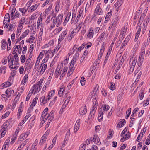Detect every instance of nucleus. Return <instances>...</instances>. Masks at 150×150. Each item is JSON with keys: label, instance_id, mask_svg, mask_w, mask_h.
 <instances>
[{"label": "nucleus", "instance_id": "nucleus-57", "mask_svg": "<svg viewBox=\"0 0 150 150\" xmlns=\"http://www.w3.org/2000/svg\"><path fill=\"white\" fill-rule=\"evenodd\" d=\"M45 54H48L50 55L51 57H52L54 54L53 52H52V51L51 50H49L47 51H46V52L45 53Z\"/></svg>", "mask_w": 150, "mask_h": 150}, {"label": "nucleus", "instance_id": "nucleus-42", "mask_svg": "<svg viewBox=\"0 0 150 150\" xmlns=\"http://www.w3.org/2000/svg\"><path fill=\"white\" fill-rule=\"evenodd\" d=\"M23 28V26L21 25H19L18 26V27L17 29V33L16 35H20L19 33H21L22 31V30Z\"/></svg>", "mask_w": 150, "mask_h": 150}, {"label": "nucleus", "instance_id": "nucleus-41", "mask_svg": "<svg viewBox=\"0 0 150 150\" xmlns=\"http://www.w3.org/2000/svg\"><path fill=\"white\" fill-rule=\"evenodd\" d=\"M145 54H143L140 53V56L139 57V60L140 62V63L141 64L143 61V60L144 58Z\"/></svg>", "mask_w": 150, "mask_h": 150}, {"label": "nucleus", "instance_id": "nucleus-31", "mask_svg": "<svg viewBox=\"0 0 150 150\" xmlns=\"http://www.w3.org/2000/svg\"><path fill=\"white\" fill-rule=\"evenodd\" d=\"M112 13V11L111 10L109 12H108L105 18V23H106V21H108L110 19V17H111Z\"/></svg>", "mask_w": 150, "mask_h": 150}, {"label": "nucleus", "instance_id": "nucleus-36", "mask_svg": "<svg viewBox=\"0 0 150 150\" xmlns=\"http://www.w3.org/2000/svg\"><path fill=\"white\" fill-rule=\"evenodd\" d=\"M68 69V68L67 67L65 66L64 67V68L62 70V74L60 76V79H61V78H62L66 74L67 71Z\"/></svg>", "mask_w": 150, "mask_h": 150}, {"label": "nucleus", "instance_id": "nucleus-54", "mask_svg": "<svg viewBox=\"0 0 150 150\" xmlns=\"http://www.w3.org/2000/svg\"><path fill=\"white\" fill-rule=\"evenodd\" d=\"M60 8V5L59 3L58 2H57L56 3V6H55V11L56 12H58L59 11V9Z\"/></svg>", "mask_w": 150, "mask_h": 150}, {"label": "nucleus", "instance_id": "nucleus-30", "mask_svg": "<svg viewBox=\"0 0 150 150\" xmlns=\"http://www.w3.org/2000/svg\"><path fill=\"white\" fill-rule=\"evenodd\" d=\"M55 90H53L50 91L48 94V98L47 99V100H49L54 95L55 93Z\"/></svg>", "mask_w": 150, "mask_h": 150}, {"label": "nucleus", "instance_id": "nucleus-49", "mask_svg": "<svg viewBox=\"0 0 150 150\" xmlns=\"http://www.w3.org/2000/svg\"><path fill=\"white\" fill-rule=\"evenodd\" d=\"M28 139H27L26 140H25V141H24L23 143H22L18 147V149H20V148H23L26 144V143L28 142Z\"/></svg>", "mask_w": 150, "mask_h": 150}, {"label": "nucleus", "instance_id": "nucleus-3", "mask_svg": "<svg viewBox=\"0 0 150 150\" xmlns=\"http://www.w3.org/2000/svg\"><path fill=\"white\" fill-rule=\"evenodd\" d=\"M10 120H7L6 121L2 126L1 127V137H4V136L6 132V130L8 127L10 125Z\"/></svg>", "mask_w": 150, "mask_h": 150}, {"label": "nucleus", "instance_id": "nucleus-55", "mask_svg": "<svg viewBox=\"0 0 150 150\" xmlns=\"http://www.w3.org/2000/svg\"><path fill=\"white\" fill-rule=\"evenodd\" d=\"M131 109L129 108L126 112V118L127 119L131 113Z\"/></svg>", "mask_w": 150, "mask_h": 150}, {"label": "nucleus", "instance_id": "nucleus-2", "mask_svg": "<svg viewBox=\"0 0 150 150\" xmlns=\"http://www.w3.org/2000/svg\"><path fill=\"white\" fill-rule=\"evenodd\" d=\"M43 79H41L40 81L38 82L36 84L34 85L32 87V90L31 91V93H33V91L35 90V92H38L41 90L42 88V86H41L43 82Z\"/></svg>", "mask_w": 150, "mask_h": 150}, {"label": "nucleus", "instance_id": "nucleus-51", "mask_svg": "<svg viewBox=\"0 0 150 150\" xmlns=\"http://www.w3.org/2000/svg\"><path fill=\"white\" fill-rule=\"evenodd\" d=\"M105 32H103L100 35L99 38L98 39V40L99 41H101L103 39L105 36Z\"/></svg>", "mask_w": 150, "mask_h": 150}, {"label": "nucleus", "instance_id": "nucleus-9", "mask_svg": "<svg viewBox=\"0 0 150 150\" xmlns=\"http://www.w3.org/2000/svg\"><path fill=\"white\" fill-rule=\"evenodd\" d=\"M110 107L109 106L106 105H104L103 107H101L100 108L99 111V114L101 115H103L104 114L105 112L109 110Z\"/></svg>", "mask_w": 150, "mask_h": 150}, {"label": "nucleus", "instance_id": "nucleus-43", "mask_svg": "<svg viewBox=\"0 0 150 150\" xmlns=\"http://www.w3.org/2000/svg\"><path fill=\"white\" fill-rule=\"evenodd\" d=\"M121 1H118L115 4V6L116 9V11H118V8L121 5Z\"/></svg>", "mask_w": 150, "mask_h": 150}, {"label": "nucleus", "instance_id": "nucleus-64", "mask_svg": "<svg viewBox=\"0 0 150 150\" xmlns=\"http://www.w3.org/2000/svg\"><path fill=\"white\" fill-rule=\"evenodd\" d=\"M150 20V16H148L147 18L145 20L144 24L147 25L148 23L149 22Z\"/></svg>", "mask_w": 150, "mask_h": 150}, {"label": "nucleus", "instance_id": "nucleus-32", "mask_svg": "<svg viewBox=\"0 0 150 150\" xmlns=\"http://www.w3.org/2000/svg\"><path fill=\"white\" fill-rule=\"evenodd\" d=\"M38 141L37 139H36L34 143L33 144L32 146V150H36L37 149V145L38 144Z\"/></svg>", "mask_w": 150, "mask_h": 150}, {"label": "nucleus", "instance_id": "nucleus-61", "mask_svg": "<svg viewBox=\"0 0 150 150\" xmlns=\"http://www.w3.org/2000/svg\"><path fill=\"white\" fill-rule=\"evenodd\" d=\"M25 56L24 55H22L21 57V62L23 63L25 62Z\"/></svg>", "mask_w": 150, "mask_h": 150}, {"label": "nucleus", "instance_id": "nucleus-16", "mask_svg": "<svg viewBox=\"0 0 150 150\" xmlns=\"http://www.w3.org/2000/svg\"><path fill=\"white\" fill-rule=\"evenodd\" d=\"M16 23V21H15L11 22L9 25L8 31H13L14 29Z\"/></svg>", "mask_w": 150, "mask_h": 150}, {"label": "nucleus", "instance_id": "nucleus-13", "mask_svg": "<svg viewBox=\"0 0 150 150\" xmlns=\"http://www.w3.org/2000/svg\"><path fill=\"white\" fill-rule=\"evenodd\" d=\"M127 29L125 27H123L122 28L121 30L120 33V35H119V37L120 38H124V36H125V33Z\"/></svg>", "mask_w": 150, "mask_h": 150}, {"label": "nucleus", "instance_id": "nucleus-38", "mask_svg": "<svg viewBox=\"0 0 150 150\" xmlns=\"http://www.w3.org/2000/svg\"><path fill=\"white\" fill-rule=\"evenodd\" d=\"M35 39V37L33 35H31L29 38L26 41L27 42L30 43H31L33 42Z\"/></svg>", "mask_w": 150, "mask_h": 150}, {"label": "nucleus", "instance_id": "nucleus-5", "mask_svg": "<svg viewBox=\"0 0 150 150\" xmlns=\"http://www.w3.org/2000/svg\"><path fill=\"white\" fill-rule=\"evenodd\" d=\"M137 57L136 56L134 57H132L130 59L129 66L130 67V70L131 71H133L136 64Z\"/></svg>", "mask_w": 150, "mask_h": 150}, {"label": "nucleus", "instance_id": "nucleus-24", "mask_svg": "<svg viewBox=\"0 0 150 150\" xmlns=\"http://www.w3.org/2000/svg\"><path fill=\"white\" fill-rule=\"evenodd\" d=\"M146 45V42H144L143 43L140 54H145Z\"/></svg>", "mask_w": 150, "mask_h": 150}, {"label": "nucleus", "instance_id": "nucleus-34", "mask_svg": "<svg viewBox=\"0 0 150 150\" xmlns=\"http://www.w3.org/2000/svg\"><path fill=\"white\" fill-rule=\"evenodd\" d=\"M46 139L47 138H45V137H44V136H42L40 140L39 145L40 146L43 145L46 142Z\"/></svg>", "mask_w": 150, "mask_h": 150}, {"label": "nucleus", "instance_id": "nucleus-58", "mask_svg": "<svg viewBox=\"0 0 150 150\" xmlns=\"http://www.w3.org/2000/svg\"><path fill=\"white\" fill-rule=\"evenodd\" d=\"M127 38H126L125 40L124 41L123 43L121 45V48H123L127 44V43L128 41V40H127Z\"/></svg>", "mask_w": 150, "mask_h": 150}, {"label": "nucleus", "instance_id": "nucleus-22", "mask_svg": "<svg viewBox=\"0 0 150 150\" xmlns=\"http://www.w3.org/2000/svg\"><path fill=\"white\" fill-rule=\"evenodd\" d=\"M140 43V41H138L135 45L133 48L132 50L133 54H134L136 51L137 50Z\"/></svg>", "mask_w": 150, "mask_h": 150}, {"label": "nucleus", "instance_id": "nucleus-46", "mask_svg": "<svg viewBox=\"0 0 150 150\" xmlns=\"http://www.w3.org/2000/svg\"><path fill=\"white\" fill-rule=\"evenodd\" d=\"M112 131L111 129H109L108 131V134L107 136V139H110L112 137Z\"/></svg>", "mask_w": 150, "mask_h": 150}, {"label": "nucleus", "instance_id": "nucleus-62", "mask_svg": "<svg viewBox=\"0 0 150 150\" xmlns=\"http://www.w3.org/2000/svg\"><path fill=\"white\" fill-rule=\"evenodd\" d=\"M146 144L147 145L150 144V134L148 136L145 142Z\"/></svg>", "mask_w": 150, "mask_h": 150}, {"label": "nucleus", "instance_id": "nucleus-48", "mask_svg": "<svg viewBox=\"0 0 150 150\" xmlns=\"http://www.w3.org/2000/svg\"><path fill=\"white\" fill-rule=\"evenodd\" d=\"M25 17H22L19 21V25H21L23 26V25L24 23L25 22Z\"/></svg>", "mask_w": 150, "mask_h": 150}, {"label": "nucleus", "instance_id": "nucleus-12", "mask_svg": "<svg viewBox=\"0 0 150 150\" xmlns=\"http://www.w3.org/2000/svg\"><path fill=\"white\" fill-rule=\"evenodd\" d=\"M122 137L121 139V141L124 142L125 140L129 139L130 137V133L129 132H127V133L124 134L121 136Z\"/></svg>", "mask_w": 150, "mask_h": 150}, {"label": "nucleus", "instance_id": "nucleus-14", "mask_svg": "<svg viewBox=\"0 0 150 150\" xmlns=\"http://www.w3.org/2000/svg\"><path fill=\"white\" fill-rule=\"evenodd\" d=\"M14 90L12 89L11 88H8L6 91V93L7 94V97L9 98L14 93Z\"/></svg>", "mask_w": 150, "mask_h": 150}, {"label": "nucleus", "instance_id": "nucleus-35", "mask_svg": "<svg viewBox=\"0 0 150 150\" xmlns=\"http://www.w3.org/2000/svg\"><path fill=\"white\" fill-rule=\"evenodd\" d=\"M23 109L22 107L20 105V106L19 107L17 115H18V118L19 119L20 117V116L22 114V112L23 111Z\"/></svg>", "mask_w": 150, "mask_h": 150}, {"label": "nucleus", "instance_id": "nucleus-20", "mask_svg": "<svg viewBox=\"0 0 150 150\" xmlns=\"http://www.w3.org/2000/svg\"><path fill=\"white\" fill-rule=\"evenodd\" d=\"M30 32L28 29L26 30L25 31L23 32L20 37V40L23 39Z\"/></svg>", "mask_w": 150, "mask_h": 150}, {"label": "nucleus", "instance_id": "nucleus-39", "mask_svg": "<svg viewBox=\"0 0 150 150\" xmlns=\"http://www.w3.org/2000/svg\"><path fill=\"white\" fill-rule=\"evenodd\" d=\"M6 68L5 66L1 67L0 68V74H4L6 72Z\"/></svg>", "mask_w": 150, "mask_h": 150}, {"label": "nucleus", "instance_id": "nucleus-45", "mask_svg": "<svg viewBox=\"0 0 150 150\" xmlns=\"http://www.w3.org/2000/svg\"><path fill=\"white\" fill-rule=\"evenodd\" d=\"M105 43L104 42H103L101 47V48L100 49V52L99 54L103 55L104 52Z\"/></svg>", "mask_w": 150, "mask_h": 150}, {"label": "nucleus", "instance_id": "nucleus-26", "mask_svg": "<svg viewBox=\"0 0 150 150\" xmlns=\"http://www.w3.org/2000/svg\"><path fill=\"white\" fill-rule=\"evenodd\" d=\"M42 17L40 16L38 19V22H37V27L38 29H39L40 27L42 25H43L42 24Z\"/></svg>", "mask_w": 150, "mask_h": 150}, {"label": "nucleus", "instance_id": "nucleus-60", "mask_svg": "<svg viewBox=\"0 0 150 150\" xmlns=\"http://www.w3.org/2000/svg\"><path fill=\"white\" fill-rule=\"evenodd\" d=\"M44 55V54L43 52H41L39 54V55L38 58L37 59V61H38L39 60V61H40V59H42V57H43V56Z\"/></svg>", "mask_w": 150, "mask_h": 150}, {"label": "nucleus", "instance_id": "nucleus-1", "mask_svg": "<svg viewBox=\"0 0 150 150\" xmlns=\"http://www.w3.org/2000/svg\"><path fill=\"white\" fill-rule=\"evenodd\" d=\"M52 13L54 14L53 15V18H54L53 19L52 23L50 25L49 28V29L50 30L54 28L56 25L57 27L59 26L62 23L63 17V14L62 13L59 14L57 17L56 16V14H54V11H53Z\"/></svg>", "mask_w": 150, "mask_h": 150}, {"label": "nucleus", "instance_id": "nucleus-23", "mask_svg": "<svg viewBox=\"0 0 150 150\" xmlns=\"http://www.w3.org/2000/svg\"><path fill=\"white\" fill-rule=\"evenodd\" d=\"M96 111L92 110L90 112L88 116V119L91 120H92L94 117V115Z\"/></svg>", "mask_w": 150, "mask_h": 150}, {"label": "nucleus", "instance_id": "nucleus-18", "mask_svg": "<svg viewBox=\"0 0 150 150\" xmlns=\"http://www.w3.org/2000/svg\"><path fill=\"white\" fill-rule=\"evenodd\" d=\"M125 120L123 119L122 120L120 121L117 125V129L122 127L125 124Z\"/></svg>", "mask_w": 150, "mask_h": 150}, {"label": "nucleus", "instance_id": "nucleus-29", "mask_svg": "<svg viewBox=\"0 0 150 150\" xmlns=\"http://www.w3.org/2000/svg\"><path fill=\"white\" fill-rule=\"evenodd\" d=\"M10 17L9 14L8 13H7L5 16L4 18V20L3 21V23H5L6 22H10Z\"/></svg>", "mask_w": 150, "mask_h": 150}, {"label": "nucleus", "instance_id": "nucleus-50", "mask_svg": "<svg viewBox=\"0 0 150 150\" xmlns=\"http://www.w3.org/2000/svg\"><path fill=\"white\" fill-rule=\"evenodd\" d=\"M31 114L29 113L28 115L25 116V117H24V119L22 120V122L23 124H24L25 123V121H26L31 116Z\"/></svg>", "mask_w": 150, "mask_h": 150}, {"label": "nucleus", "instance_id": "nucleus-37", "mask_svg": "<svg viewBox=\"0 0 150 150\" xmlns=\"http://www.w3.org/2000/svg\"><path fill=\"white\" fill-rule=\"evenodd\" d=\"M9 142L8 141L6 140L4 143V145L3 146L2 149V150L4 149L6 150L8 148L9 145Z\"/></svg>", "mask_w": 150, "mask_h": 150}, {"label": "nucleus", "instance_id": "nucleus-21", "mask_svg": "<svg viewBox=\"0 0 150 150\" xmlns=\"http://www.w3.org/2000/svg\"><path fill=\"white\" fill-rule=\"evenodd\" d=\"M39 5V4H37L31 6L29 9L28 12H31L35 10Z\"/></svg>", "mask_w": 150, "mask_h": 150}, {"label": "nucleus", "instance_id": "nucleus-53", "mask_svg": "<svg viewBox=\"0 0 150 150\" xmlns=\"http://www.w3.org/2000/svg\"><path fill=\"white\" fill-rule=\"evenodd\" d=\"M70 17H71V16H70V14L68 13L67 15V16L64 20V23H66L68 21H69L70 20Z\"/></svg>", "mask_w": 150, "mask_h": 150}, {"label": "nucleus", "instance_id": "nucleus-56", "mask_svg": "<svg viewBox=\"0 0 150 150\" xmlns=\"http://www.w3.org/2000/svg\"><path fill=\"white\" fill-rule=\"evenodd\" d=\"M95 143L97 145H100L101 144L100 140L98 136L97 135L96 139V141L95 142Z\"/></svg>", "mask_w": 150, "mask_h": 150}, {"label": "nucleus", "instance_id": "nucleus-44", "mask_svg": "<svg viewBox=\"0 0 150 150\" xmlns=\"http://www.w3.org/2000/svg\"><path fill=\"white\" fill-rule=\"evenodd\" d=\"M54 114V111L52 110L51 112L50 113V121H52L53 119Z\"/></svg>", "mask_w": 150, "mask_h": 150}, {"label": "nucleus", "instance_id": "nucleus-40", "mask_svg": "<svg viewBox=\"0 0 150 150\" xmlns=\"http://www.w3.org/2000/svg\"><path fill=\"white\" fill-rule=\"evenodd\" d=\"M83 10L82 9H80L79 10V14L77 16V17L76 18V19L77 21L79 20L81 17V16H83Z\"/></svg>", "mask_w": 150, "mask_h": 150}, {"label": "nucleus", "instance_id": "nucleus-33", "mask_svg": "<svg viewBox=\"0 0 150 150\" xmlns=\"http://www.w3.org/2000/svg\"><path fill=\"white\" fill-rule=\"evenodd\" d=\"M1 48L3 50H4L6 46V41L5 39H3L1 42Z\"/></svg>", "mask_w": 150, "mask_h": 150}, {"label": "nucleus", "instance_id": "nucleus-17", "mask_svg": "<svg viewBox=\"0 0 150 150\" xmlns=\"http://www.w3.org/2000/svg\"><path fill=\"white\" fill-rule=\"evenodd\" d=\"M42 64L40 67H42V68L40 73V74L41 75L42 74H43L46 69L47 66V64Z\"/></svg>", "mask_w": 150, "mask_h": 150}, {"label": "nucleus", "instance_id": "nucleus-52", "mask_svg": "<svg viewBox=\"0 0 150 150\" xmlns=\"http://www.w3.org/2000/svg\"><path fill=\"white\" fill-rule=\"evenodd\" d=\"M57 97L55 96L53 100L50 102L49 104V105L52 106L54 105V103H55V102L57 101Z\"/></svg>", "mask_w": 150, "mask_h": 150}, {"label": "nucleus", "instance_id": "nucleus-6", "mask_svg": "<svg viewBox=\"0 0 150 150\" xmlns=\"http://www.w3.org/2000/svg\"><path fill=\"white\" fill-rule=\"evenodd\" d=\"M96 93V91H93L92 94L93 96H92V98H93V105L92 110L95 111H96L97 109L98 103V101H97V99L96 98L97 96Z\"/></svg>", "mask_w": 150, "mask_h": 150}, {"label": "nucleus", "instance_id": "nucleus-15", "mask_svg": "<svg viewBox=\"0 0 150 150\" xmlns=\"http://www.w3.org/2000/svg\"><path fill=\"white\" fill-rule=\"evenodd\" d=\"M93 30V27L90 28L89 29V32L87 36V37L90 39H91L93 37L94 34Z\"/></svg>", "mask_w": 150, "mask_h": 150}, {"label": "nucleus", "instance_id": "nucleus-8", "mask_svg": "<svg viewBox=\"0 0 150 150\" xmlns=\"http://www.w3.org/2000/svg\"><path fill=\"white\" fill-rule=\"evenodd\" d=\"M104 17V15H101L100 16H96L95 14H93L92 16V19L95 21H96V18H97V23L98 24H99L103 19Z\"/></svg>", "mask_w": 150, "mask_h": 150}, {"label": "nucleus", "instance_id": "nucleus-19", "mask_svg": "<svg viewBox=\"0 0 150 150\" xmlns=\"http://www.w3.org/2000/svg\"><path fill=\"white\" fill-rule=\"evenodd\" d=\"M69 13L70 14V20L71 21V24H72L74 22V21L75 20V19L76 17V12H73L72 13V15H71V12H70Z\"/></svg>", "mask_w": 150, "mask_h": 150}, {"label": "nucleus", "instance_id": "nucleus-28", "mask_svg": "<svg viewBox=\"0 0 150 150\" xmlns=\"http://www.w3.org/2000/svg\"><path fill=\"white\" fill-rule=\"evenodd\" d=\"M50 117V115L48 113H45V112H43L42 113L41 119H45L46 120Z\"/></svg>", "mask_w": 150, "mask_h": 150}, {"label": "nucleus", "instance_id": "nucleus-27", "mask_svg": "<svg viewBox=\"0 0 150 150\" xmlns=\"http://www.w3.org/2000/svg\"><path fill=\"white\" fill-rule=\"evenodd\" d=\"M87 111V110L86 107L84 106L81 108L79 113L81 115H84L86 114Z\"/></svg>", "mask_w": 150, "mask_h": 150}, {"label": "nucleus", "instance_id": "nucleus-4", "mask_svg": "<svg viewBox=\"0 0 150 150\" xmlns=\"http://www.w3.org/2000/svg\"><path fill=\"white\" fill-rule=\"evenodd\" d=\"M77 58L76 57H73L72 59L71 63L69 65V68L68 71V74L69 75L71 74L75 69V67H74V64L76 62Z\"/></svg>", "mask_w": 150, "mask_h": 150}, {"label": "nucleus", "instance_id": "nucleus-10", "mask_svg": "<svg viewBox=\"0 0 150 150\" xmlns=\"http://www.w3.org/2000/svg\"><path fill=\"white\" fill-rule=\"evenodd\" d=\"M67 91H65V89L64 87L62 86L61 88L58 91V95L59 96L61 97V96H63L64 94L65 93V96L64 97H66V95L67 94Z\"/></svg>", "mask_w": 150, "mask_h": 150}, {"label": "nucleus", "instance_id": "nucleus-11", "mask_svg": "<svg viewBox=\"0 0 150 150\" xmlns=\"http://www.w3.org/2000/svg\"><path fill=\"white\" fill-rule=\"evenodd\" d=\"M28 135L29 134L27 132L21 134L19 137L18 141H22L25 139Z\"/></svg>", "mask_w": 150, "mask_h": 150}, {"label": "nucleus", "instance_id": "nucleus-25", "mask_svg": "<svg viewBox=\"0 0 150 150\" xmlns=\"http://www.w3.org/2000/svg\"><path fill=\"white\" fill-rule=\"evenodd\" d=\"M53 17L52 16V18H51L50 16L47 17V19L45 22V24L47 25L48 24L50 23L51 24L52 23V22L53 20Z\"/></svg>", "mask_w": 150, "mask_h": 150}, {"label": "nucleus", "instance_id": "nucleus-63", "mask_svg": "<svg viewBox=\"0 0 150 150\" xmlns=\"http://www.w3.org/2000/svg\"><path fill=\"white\" fill-rule=\"evenodd\" d=\"M38 16V15L37 13H35L31 16V20H34L35 18H37Z\"/></svg>", "mask_w": 150, "mask_h": 150}, {"label": "nucleus", "instance_id": "nucleus-7", "mask_svg": "<svg viewBox=\"0 0 150 150\" xmlns=\"http://www.w3.org/2000/svg\"><path fill=\"white\" fill-rule=\"evenodd\" d=\"M100 3L98 4L95 10L94 13L96 14V16L104 15L103 11L100 7Z\"/></svg>", "mask_w": 150, "mask_h": 150}, {"label": "nucleus", "instance_id": "nucleus-59", "mask_svg": "<svg viewBox=\"0 0 150 150\" xmlns=\"http://www.w3.org/2000/svg\"><path fill=\"white\" fill-rule=\"evenodd\" d=\"M38 100V98L36 97H35L33 100L31 105L33 106H35L37 103Z\"/></svg>", "mask_w": 150, "mask_h": 150}, {"label": "nucleus", "instance_id": "nucleus-47", "mask_svg": "<svg viewBox=\"0 0 150 150\" xmlns=\"http://www.w3.org/2000/svg\"><path fill=\"white\" fill-rule=\"evenodd\" d=\"M40 100L41 102L43 103V104L46 103L49 101L47 100V99H45V96H42L40 98Z\"/></svg>", "mask_w": 150, "mask_h": 150}]
</instances>
